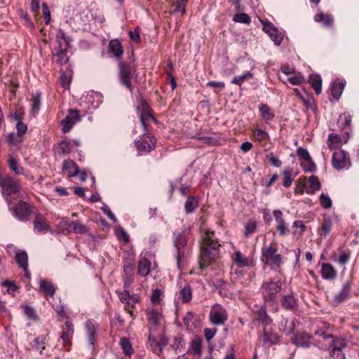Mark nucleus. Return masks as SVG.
Returning <instances> with one entry per match:
<instances>
[{
    "instance_id": "052dcab7",
    "label": "nucleus",
    "mask_w": 359,
    "mask_h": 359,
    "mask_svg": "<svg viewBox=\"0 0 359 359\" xmlns=\"http://www.w3.org/2000/svg\"><path fill=\"white\" fill-rule=\"evenodd\" d=\"M281 323H284L285 325H286V324L289 323V325H288V327L285 326V327H284V328H282V327H280V330H283L286 334H290L292 333L293 329H294V325H293L292 322H289L288 320L283 319Z\"/></svg>"
},
{
    "instance_id": "a18cd8bd",
    "label": "nucleus",
    "mask_w": 359,
    "mask_h": 359,
    "mask_svg": "<svg viewBox=\"0 0 359 359\" xmlns=\"http://www.w3.org/2000/svg\"><path fill=\"white\" fill-rule=\"evenodd\" d=\"M61 227L62 228V233L65 234L74 232L76 228V222H65L63 223H60Z\"/></svg>"
},
{
    "instance_id": "5fc2aeb1",
    "label": "nucleus",
    "mask_w": 359,
    "mask_h": 359,
    "mask_svg": "<svg viewBox=\"0 0 359 359\" xmlns=\"http://www.w3.org/2000/svg\"><path fill=\"white\" fill-rule=\"evenodd\" d=\"M157 341L158 349H156V348H154V353L157 355H159L161 353L163 348L165 346L166 344H168V339H165L164 337H161Z\"/></svg>"
},
{
    "instance_id": "b1692460",
    "label": "nucleus",
    "mask_w": 359,
    "mask_h": 359,
    "mask_svg": "<svg viewBox=\"0 0 359 359\" xmlns=\"http://www.w3.org/2000/svg\"><path fill=\"white\" fill-rule=\"evenodd\" d=\"M344 86L345 82L339 79H337L332 83L330 90L333 98L338 100L340 97L344 89Z\"/></svg>"
},
{
    "instance_id": "e2e57ef3",
    "label": "nucleus",
    "mask_w": 359,
    "mask_h": 359,
    "mask_svg": "<svg viewBox=\"0 0 359 359\" xmlns=\"http://www.w3.org/2000/svg\"><path fill=\"white\" fill-rule=\"evenodd\" d=\"M60 83L63 86L68 88L70 85V77L65 73H62L59 79Z\"/></svg>"
},
{
    "instance_id": "f03ea898",
    "label": "nucleus",
    "mask_w": 359,
    "mask_h": 359,
    "mask_svg": "<svg viewBox=\"0 0 359 359\" xmlns=\"http://www.w3.org/2000/svg\"><path fill=\"white\" fill-rule=\"evenodd\" d=\"M261 261L272 268H279L283 264V258L278 252L276 245L264 246L262 249Z\"/></svg>"
},
{
    "instance_id": "1a4fd4ad",
    "label": "nucleus",
    "mask_w": 359,
    "mask_h": 359,
    "mask_svg": "<svg viewBox=\"0 0 359 359\" xmlns=\"http://www.w3.org/2000/svg\"><path fill=\"white\" fill-rule=\"evenodd\" d=\"M316 335L322 337L325 340H330L328 345L331 347V350H343L347 345L344 339L336 338L332 339L333 336L331 334H327L323 331H317Z\"/></svg>"
},
{
    "instance_id": "f8f14e48",
    "label": "nucleus",
    "mask_w": 359,
    "mask_h": 359,
    "mask_svg": "<svg viewBox=\"0 0 359 359\" xmlns=\"http://www.w3.org/2000/svg\"><path fill=\"white\" fill-rule=\"evenodd\" d=\"M263 31L269 36L275 45L279 46L281 43L283 34L278 32V29L271 22H263Z\"/></svg>"
},
{
    "instance_id": "20e7f679",
    "label": "nucleus",
    "mask_w": 359,
    "mask_h": 359,
    "mask_svg": "<svg viewBox=\"0 0 359 359\" xmlns=\"http://www.w3.org/2000/svg\"><path fill=\"white\" fill-rule=\"evenodd\" d=\"M190 231L185 229L178 234L175 240V245L177 251V264L180 266V262L183 259L185 255V247L189 241V236Z\"/></svg>"
},
{
    "instance_id": "bf43d9fd",
    "label": "nucleus",
    "mask_w": 359,
    "mask_h": 359,
    "mask_svg": "<svg viewBox=\"0 0 359 359\" xmlns=\"http://www.w3.org/2000/svg\"><path fill=\"white\" fill-rule=\"evenodd\" d=\"M297 153L299 158L301 159V161L311 158V156L309 154L308 151L303 147H299L297 149Z\"/></svg>"
},
{
    "instance_id": "412c9836",
    "label": "nucleus",
    "mask_w": 359,
    "mask_h": 359,
    "mask_svg": "<svg viewBox=\"0 0 359 359\" xmlns=\"http://www.w3.org/2000/svg\"><path fill=\"white\" fill-rule=\"evenodd\" d=\"M15 260L20 268L25 272V276L30 278V275L27 273L28 269V256L25 251H19L15 254Z\"/></svg>"
},
{
    "instance_id": "13d9d810",
    "label": "nucleus",
    "mask_w": 359,
    "mask_h": 359,
    "mask_svg": "<svg viewBox=\"0 0 359 359\" xmlns=\"http://www.w3.org/2000/svg\"><path fill=\"white\" fill-rule=\"evenodd\" d=\"M42 10L45 18L46 25H48L50 22V12L46 3L42 4Z\"/></svg>"
},
{
    "instance_id": "a211bd4d",
    "label": "nucleus",
    "mask_w": 359,
    "mask_h": 359,
    "mask_svg": "<svg viewBox=\"0 0 359 359\" xmlns=\"http://www.w3.org/2000/svg\"><path fill=\"white\" fill-rule=\"evenodd\" d=\"M348 140V135L347 133L343 134L342 137L337 134L331 133L327 139V146L330 149H338L346 143Z\"/></svg>"
},
{
    "instance_id": "3c124183",
    "label": "nucleus",
    "mask_w": 359,
    "mask_h": 359,
    "mask_svg": "<svg viewBox=\"0 0 359 359\" xmlns=\"http://www.w3.org/2000/svg\"><path fill=\"white\" fill-rule=\"evenodd\" d=\"M233 20L244 24H249L250 22V18L246 13L236 14L233 17Z\"/></svg>"
},
{
    "instance_id": "bb28decb",
    "label": "nucleus",
    "mask_w": 359,
    "mask_h": 359,
    "mask_svg": "<svg viewBox=\"0 0 359 359\" xmlns=\"http://www.w3.org/2000/svg\"><path fill=\"white\" fill-rule=\"evenodd\" d=\"M351 290V285L348 282H346L343 286L340 292L335 296L334 299L335 302L339 304L344 300H346L350 294Z\"/></svg>"
},
{
    "instance_id": "4be33fe9",
    "label": "nucleus",
    "mask_w": 359,
    "mask_h": 359,
    "mask_svg": "<svg viewBox=\"0 0 359 359\" xmlns=\"http://www.w3.org/2000/svg\"><path fill=\"white\" fill-rule=\"evenodd\" d=\"M233 264L241 268L252 266V261L244 255L241 252L236 251L233 258Z\"/></svg>"
},
{
    "instance_id": "72a5a7b5",
    "label": "nucleus",
    "mask_w": 359,
    "mask_h": 359,
    "mask_svg": "<svg viewBox=\"0 0 359 359\" xmlns=\"http://www.w3.org/2000/svg\"><path fill=\"white\" fill-rule=\"evenodd\" d=\"M332 226V220L329 217L323 219L321 226L318 229V233L320 236H326L331 231Z\"/></svg>"
},
{
    "instance_id": "39448f33",
    "label": "nucleus",
    "mask_w": 359,
    "mask_h": 359,
    "mask_svg": "<svg viewBox=\"0 0 359 359\" xmlns=\"http://www.w3.org/2000/svg\"><path fill=\"white\" fill-rule=\"evenodd\" d=\"M62 172L67 177L78 176L81 181L86 180V174L85 172H81L78 165L71 159L65 160L62 165Z\"/></svg>"
},
{
    "instance_id": "473e14b6",
    "label": "nucleus",
    "mask_w": 359,
    "mask_h": 359,
    "mask_svg": "<svg viewBox=\"0 0 359 359\" xmlns=\"http://www.w3.org/2000/svg\"><path fill=\"white\" fill-rule=\"evenodd\" d=\"M282 305L288 310H294L297 306V301L292 294L285 295L282 299Z\"/></svg>"
},
{
    "instance_id": "9d476101",
    "label": "nucleus",
    "mask_w": 359,
    "mask_h": 359,
    "mask_svg": "<svg viewBox=\"0 0 359 359\" xmlns=\"http://www.w3.org/2000/svg\"><path fill=\"white\" fill-rule=\"evenodd\" d=\"M80 115L79 114V111L77 110H69L68 114L64 119L62 120L60 123L62 133H69L74 125L80 121Z\"/></svg>"
},
{
    "instance_id": "6e6552de",
    "label": "nucleus",
    "mask_w": 359,
    "mask_h": 359,
    "mask_svg": "<svg viewBox=\"0 0 359 359\" xmlns=\"http://www.w3.org/2000/svg\"><path fill=\"white\" fill-rule=\"evenodd\" d=\"M279 336L272 329V324L270 326L263 327L259 334V339L264 344L273 345L279 341Z\"/></svg>"
},
{
    "instance_id": "680f3d73",
    "label": "nucleus",
    "mask_w": 359,
    "mask_h": 359,
    "mask_svg": "<svg viewBox=\"0 0 359 359\" xmlns=\"http://www.w3.org/2000/svg\"><path fill=\"white\" fill-rule=\"evenodd\" d=\"M2 285L5 286V287H8V290L10 292H14L17 291L19 288L15 285V283L14 282H12V281L8 280H5L4 281H3Z\"/></svg>"
},
{
    "instance_id": "58836bf2",
    "label": "nucleus",
    "mask_w": 359,
    "mask_h": 359,
    "mask_svg": "<svg viewBox=\"0 0 359 359\" xmlns=\"http://www.w3.org/2000/svg\"><path fill=\"white\" fill-rule=\"evenodd\" d=\"M198 205V201L196 197L190 196L187 198L185 203V210L187 213H191L197 208Z\"/></svg>"
},
{
    "instance_id": "4468645a",
    "label": "nucleus",
    "mask_w": 359,
    "mask_h": 359,
    "mask_svg": "<svg viewBox=\"0 0 359 359\" xmlns=\"http://www.w3.org/2000/svg\"><path fill=\"white\" fill-rule=\"evenodd\" d=\"M119 67V77L121 83L125 86L130 91H132L131 86V69L127 66L126 63L120 62Z\"/></svg>"
},
{
    "instance_id": "2eb2a0df",
    "label": "nucleus",
    "mask_w": 359,
    "mask_h": 359,
    "mask_svg": "<svg viewBox=\"0 0 359 359\" xmlns=\"http://www.w3.org/2000/svg\"><path fill=\"white\" fill-rule=\"evenodd\" d=\"M253 313L254 321L259 323L262 326V328L263 327L270 326L271 325L272 320L267 315L264 306H261L257 307L255 310H254Z\"/></svg>"
},
{
    "instance_id": "774afa93",
    "label": "nucleus",
    "mask_w": 359,
    "mask_h": 359,
    "mask_svg": "<svg viewBox=\"0 0 359 359\" xmlns=\"http://www.w3.org/2000/svg\"><path fill=\"white\" fill-rule=\"evenodd\" d=\"M161 296V290H154L151 294V302L154 304H158L160 301Z\"/></svg>"
},
{
    "instance_id": "8fccbe9b",
    "label": "nucleus",
    "mask_w": 359,
    "mask_h": 359,
    "mask_svg": "<svg viewBox=\"0 0 359 359\" xmlns=\"http://www.w3.org/2000/svg\"><path fill=\"white\" fill-rule=\"evenodd\" d=\"M320 205L325 209L330 208L332 205L330 197L323 193H322L320 196Z\"/></svg>"
},
{
    "instance_id": "c756f323",
    "label": "nucleus",
    "mask_w": 359,
    "mask_h": 359,
    "mask_svg": "<svg viewBox=\"0 0 359 359\" xmlns=\"http://www.w3.org/2000/svg\"><path fill=\"white\" fill-rule=\"evenodd\" d=\"M110 52H111L116 57H121L123 50L121 43L118 40H112L109 44Z\"/></svg>"
},
{
    "instance_id": "09e8293b",
    "label": "nucleus",
    "mask_w": 359,
    "mask_h": 359,
    "mask_svg": "<svg viewBox=\"0 0 359 359\" xmlns=\"http://www.w3.org/2000/svg\"><path fill=\"white\" fill-rule=\"evenodd\" d=\"M253 137L256 140L263 141L269 138V135L264 130L259 128H256L254 130Z\"/></svg>"
},
{
    "instance_id": "f257e3e1",
    "label": "nucleus",
    "mask_w": 359,
    "mask_h": 359,
    "mask_svg": "<svg viewBox=\"0 0 359 359\" xmlns=\"http://www.w3.org/2000/svg\"><path fill=\"white\" fill-rule=\"evenodd\" d=\"M213 232L206 231L201 245L200 268L204 269L219 256L220 245L212 238Z\"/></svg>"
},
{
    "instance_id": "37998d69",
    "label": "nucleus",
    "mask_w": 359,
    "mask_h": 359,
    "mask_svg": "<svg viewBox=\"0 0 359 359\" xmlns=\"http://www.w3.org/2000/svg\"><path fill=\"white\" fill-rule=\"evenodd\" d=\"M292 342L299 346H307V336L304 334L294 335L292 337Z\"/></svg>"
},
{
    "instance_id": "f3484780",
    "label": "nucleus",
    "mask_w": 359,
    "mask_h": 359,
    "mask_svg": "<svg viewBox=\"0 0 359 359\" xmlns=\"http://www.w3.org/2000/svg\"><path fill=\"white\" fill-rule=\"evenodd\" d=\"M135 144L139 151L149 152L155 147L156 140L154 137L145 134Z\"/></svg>"
},
{
    "instance_id": "f704fd0d",
    "label": "nucleus",
    "mask_w": 359,
    "mask_h": 359,
    "mask_svg": "<svg viewBox=\"0 0 359 359\" xmlns=\"http://www.w3.org/2000/svg\"><path fill=\"white\" fill-rule=\"evenodd\" d=\"M315 21L322 23L325 27H330L332 25L333 18L331 15L319 13L315 15Z\"/></svg>"
},
{
    "instance_id": "c03bdc74",
    "label": "nucleus",
    "mask_w": 359,
    "mask_h": 359,
    "mask_svg": "<svg viewBox=\"0 0 359 359\" xmlns=\"http://www.w3.org/2000/svg\"><path fill=\"white\" fill-rule=\"evenodd\" d=\"M300 165L306 172H313L316 169V165L311 158L302 161Z\"/></svg>"
},
{
    "instance_id": "c9c22d12",
    "label": "nucleus",
    "mask_w": 359,
    "mask_h": 359,
    "mask_svg": "<svg viewBox=\"0 0 359 359\" xmlns=\"http://www.w3.org/2000/svg\"><path fill=\"white\" fill-rule=\"evenodd\" d=\"M309 187L306 189L308 194H313L320 189V183L316 176L311 175L309 178Z\"/></svg>"
},
{
    "instance_id": "c85d7f7f",
    "label": "nucleus",
    "mask_w": 359,
    "mask_h": 359,
    "mask_svg": "<svg viewBox=\"0 0 359 359\" xmlns=\"http://www.w3.org/2000/svg\"><path fill=\"white\" fill-rule=\"evenodd\" d=\"M72 144L68 140L61 141L56 147V152L59 155L69 154L72 150Z\"/></svg>"
},
{
    "instance_id": "a19ab883",
    "label": "nucleus",
    "mask_w": 359,
    "mask_h": 359,
    "mask_svg": "<svg viewBox=\"0 0 359 359\" xmlns=\"http://www.w3.org/2000/svg\"><path fill=\"white\" fill-rule=\"evenodd\" d=\"M257 222L255 220H249L245 225L244 235L249 237L253 234L257 229Z\"/></svg>"
},
{
    "instance_id": "6ab92c4d",
    "label": "nucleus",
    "mask_w": 359,
    "mask_h": 359,
    "mask_svg": "<svg viewBox=\"0 0 359 359\" xmlns=\"http://www.w3.org/2000/svg\"><path fill=\"white\" fill-rule=\"evenodd\" d=\"M320 273L325 280H332L336 278L337 272L334 268L328 263H323L321 265Z\"/></svg>"
},
{
    "instance_id": "dca6fc26",
    "label": "nucleus",
    "mask_w": 359,
    "mask_h": 359,
    "mask_svg": "<svg viewBox=\"0 0 359 359\" xmlns=\"http://www.w3.org/2000/svg\"><path fill=\"white\" fill-rule=\"evenodd\" d=\"M273 216L276 222V229L280 236L288 233L289 229L287 224L285 221L283 214L280 210H276L273 212Z\"/></svg>"
},
{
    "instance_id": "2f4dec72",
    "label": "nucleus",
    "mask_w": 359,
    "mask_h": 359,
    "mask_svg": "<svg viewBox=\"0 0 359 359\" xmlns=\"http://www.w3.org/2000/svg\"><path fill=\"white\" fill-rule=\"evenodd\" d=\"M40 289L46 295L53 297L55 292V288L52 283L44 280L40 281Z\"/></svg>"
},
{
    "instance_id": "69168bd1",
    "label": "nucleus",
    "mask_w": 359,
    "mask_h": 359,
    "mask_svg": "<svg viewBox=\"0 0 359 359\" xmlns=\"http://www.w3.org/2000/svg\"><path fill=\"white\" fill-rule=\"evenodd\" d=\"M16 128H17V131H18V135L19 136H22V135H24L26 133V131L27 130V126L25 123H22L21 121H19L17 123Z\"/></svg>"
},
{
    "instance_id": "0e129e2a",
    "label": "nucleus",
    "mask_w": 359,
    "mask_h": 359,
    "mask_svg": "<svg viewBox=\"0 0 359 359\" xmlns=\"http://www.w3.org/2000/svg\"><path fill=\"white\" fill-rule=\"evenodd\" d=\"M73 332H69V331L65 330L62 332L61 339H62L65 346L71 345V336Z\"/></svg>"
},
{
    "instance_id": "6e6d98bb",
    "label": "nucleus",
    "mask_w": 359,
    "mask_h": 359,
    "mask_svg": "<svg viewBox=\"0 0 359 359\" xmlns=\"http://www.w3.org/2000/svg\"><path fill=\"white\" fill-rule=\"evenodd\" d=\"M116 235L117 237H122L126 243H128L130 238L126 231L121 226H118L116 229Z\"/></svg>"
},
{
    "instance_id": "9b49d317",
    "label": "nucleus",
    "mask_w": 359,
    "mask_h": 359,
    "mask_svg": "<svg viewBox=\"0 0 359 359\" xmlns=\"http://www.w3.org/2000/svg\"><path fill=\"white\" fill-rule=\"evenodd\" d=\"M32 210L31 205L25 202L20 201L15 205L13 211L14 216L20 221H27Z\"/></svg>"
},
{
    "instance_id": "cd10ccee",
    "label": "nucleus",
    "mask_w": 359,
    "mask_h": 359,
    "mask_svg": "<svg viewBox=\"0 0 359 359\" xmlns=\"http://www.w3.org/2000/svg\"><path fill=\"white\" fill-rule=\"evenodd\" d=\"M58 51L53 55V58H55V60L57 64L60 65H62L67 64L69 61V58L67 57V48L63 47H58Z\"/></svg>"
},
{
    "instance_id": "ea45409f",
    "label": "nucleus",
    "mask_w": 359,
    "mask_h": 359,
    "mask_svg": "<svg viewBox=\"0 0 359 359\" xmlns=\"http://www.w3.org/2000/svg\"><path fill=\"white\" fill-rule=\"evenodd\" d=\"M252 77L250 72H247L241 75L235 76L231 80V83L241 86L245 81H248Z\"/></svg>"
},
{
    "instance_id": "a878e982",
    "label": "nucleus",
    "mask_w": 359,
    "mask_h": 359,
    "mask_svg": "<svg viewBox=\"0 0 359 359\" xmlns=\"http://www.w3.org/2000/svg\"><path fill=\"white\" fill-rule=\"evenodd\" d=\"M309 82L316 93L319 95L322 91V79L318 74H311L309 77Z\"/></svg>"
},
{
    "instance_id": "423d86ee",
    "label": "nucleus",
    "mask_w": 359,
    "mask_h": 359,
    "mask_svg": "<svg viewBox=\"0 0 359 359\" xmlns=\"http://www.w3.org/2000/svg\"><path fill=\"white\" fill-rule=\"evenodd\" d=\"M210 319L215 325H223L227 320L226 309L219 304H215L210 311Z\"/></svg>"
},
{
    "instance_id": "7ed1b4c3",
    "label": "nucleus",
    "mask_w": 359,
    "mask_h": 359,
    "mask_svg": "<svg viewBox=\"0 0 359 359\" xmlns=\"http://www.w3.org/2000/svg\"><path fill=\"white\" fill-rule=\"evenodd\" d=\"M0 187L4 197L15 194L21 189L20 180L9 176H0Z\"/></svg>"
},
{
    "instance_id": "ddd939ff",
    "label": "nucleus",
    "mask_w": 359,
    "mask_h": 359,
    "mask_svg": "<svg viewBox=\"0 0 359 359\" xmlns=\"http://www.w3.org/2000/svg\"><path fill=\"white\" fill-rule=\"evenodd\" d=\"M262 293L264 298L273 299L275 295L280 290L281 283L278 281L265 282L262 285Z\"/></svg>"
},
{
    "instance_id": "49530a36",
    "label": "nucleus",
    "mask_w": 359,
    "mask_h": 359,
    "mask_svg": "<svg viewBox=\"0 0 359 359\" xmlns=\"http://www.w3.org/2000/svg\"><path fill=\"white\" fill-rule=\"evenodd\" d=\"M32 112L36 113L40 107V102H41V94L39 93H36L35 94H33L32 96Z\"/></svg>"
},
{
    "instance_id": "338daca9",
    "label": "nucleus",
    "mask_w": 359,
    "mask_h": 359,
    "mask_svg": "<svg viewBox=\"0 0 359 359\" xmlns=\"http://www.w3.org/2000/svg\"><path fill=\"white\" fill-rule=\"evenodd\" d=\"M330 355L333 359H345V354L342 350H331Z\"/></svg>"
},
{
    "instance_id": "393cba45",
    "label": "nucleus",
    "mask_w": 359,
    "mask_h": 359,
    "mask_svg": "<svg viewBox=\"0 0 359 359\" xmlns=\"http://www.w3.org/2000/svg\"><path fill=\"white\" fill-rule=\"evenodd\" d=\"M151 270V262L145 257H142L138 262V273L142 276H147Z\"/></svg>"
},
{
    "instance_id": "e433bc0d",
    "label": "nucleus",
    "mask_w": 359,
    "mask_h": 359,
    "mask_svg": "<svg viewBox=\"0 0 359 359\" xmlns=\"http://www.w3.org/2000/svg\"><path fill=\"white\" fill-rule=\"evenodd\" d=\"M56 40L59 44L58 47L68 48L69 46V36H66L65 33L62 29L58 31L56 36Z\"/></svg>"
},
{
    "instance_id": "0eeeda50",
    "label": "nucleus",
    "mask_w": 359,
    "mask_h": 359,
    "mask_svg": "<svg viewBox=\"0 0 359 359\" xmlns=\"http://www.w3.org/2000/svg\"><path fill=\"white\" fill-rule=\"evenodd\" d=\"M351 165L350 158L347 153L343 150L334 151L332 154V165L339 170Z\"/></svg>"
},
{
    "instance_id": "4c0bfd02",
    "label": "nucleus",
    "mask_w": 359,
    "mask_h": 359,
    "mask_svg": "<svg viewBox=\"0 0 359 359\" xmlns=\"http://www.w3.org/2000/svg\"><path fill=\"white\" fill-rule=\"evenodd\" d=\"M119 344L126 355L130 356L133 354V349L132 345L127 338H121L119 341Z\"/></svg>"
},
{
    "instance_id": "4d7b16f0",
    "label": "nucleus",
    "mask_w": 359,
    "mask_h": 359,
    "mask_svg": "<svg viewBox=\"0 0 359 359\" xmlns=\"http://www.w3.org/2000/svg\"><path fill=\"white\" fill-rule=\"evenodd\" d=\"M91 98L95 102V105L91 102V105H93L94 108L98 107L99 104L102 102V95L98 92H91Z\"/></svg>"
},
{
    "instance_id": "864d4df0",
    "label": "nucleus",
    "mask_w": 359,
    "mask_h": 359,
    "mask_svg": "<svg viewBox=\"0 0 359 359\" xmlns=\"http://www.w3.org/2000/svg\"><path fill=\"white\" fill-rule=\"evenodd\" d=\"M8 165L16 174H20L22 171V168L18 165L17 161L13 158L8 160Z\"/></svg>"
},
{
    "instance_id": "aec40b11",
    "label": "nucleus",
    "mask_w": 359,
    "mask_h": 359,
    "mask_svg": "<svg viewBox=\"0 0 359 359\" xmlns=\"http://www.w3.org/2000/svg\"><path fill=\"white\" fill-rule=\"evenodd\" d=\"M34 228L39 233H46L50 227L46 219L41 214H37L34 221Z\"/></svg>"
},
{
    "instance_id": "79ce46f5",
    "label": "nucleus",
    "mask_w": 359,
    "mask_h": 359,
    "mask_svg": "<svg viewBox=\"0 0 359 359\" xmlns=\"http://www.w3.org/2000/svg\"><path fill=\"white\" fill-rule=\"evenodd\" d=\"M192 297L191 290L189 285L184 286L180 291V299L183 302H188Z\"/></svg>"
},
{
    "instance_id": "7c9ffc66",
    "label": "nucleus",
    "mask_w": 359,
    "mask_h": 359,
    "mask_svg": "<svg viewBox=\"0 0 359 359\" xmlns=\"http://www.w3.org/2000/svg\"><path fill=\"white\" fill-rule=\"evenodd\" d=\"M260 116L266 121H271L274 118V114L267 104H262L259 107Z\"/></svg>"
},
{
    "instance_id": "de8ad7c7",
    "label": "nucleus",
    "mask_w": 359,
    "mask_h": 359,
    "mask_svg": "<svg viewBox=\"0 0 359 359\" xmlns=\"http://www.w3.org/2000/svg\"><path fill=\"white\" fill-rule=\"evenodd\" d=\"M283 185L285 187H289L292 184V180L291 178L292 175V170L290 168H285L283 171Z\"/></svg>"
},
{
    "instance_id": "603ef678",
    "label": "nucleus",
    "mask_w": 359,
    "mask_h": 359,
    "mask_svg": "<svg viewBox=\"0 0 359 359\" xmlns=\"http://www.w3.org/2000/svg\"><path fill=\"white\" fill-rule=\"evenodd\" d=\"M287 81L292 85H299L304 81V77L300 73H298L294 76L289 77Z\"/></svg>"
},
{
    "instance_id": "5701e85b",
    "label": "nucleus",
    "mask_w": 359,
    "mask_h": 359,
    "mask_svg": "<svg viewBox=\"0 0 359 359\" xmlns=\"http://www.w3.org/2000/svg\"><path fill=\"white\" fill-rule=\"evenodd\" d=\"M118 297L122 303L128 305V307L133 308L138 302L137 297L130 295L128 290H125L123 292L119 293Z\"/></svg>"
}]
</instances>
